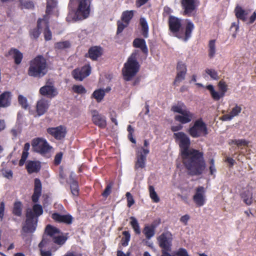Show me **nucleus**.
<instances>
[{
  "label": "nucleus",
  "instance_id": "obj_16",
  "mask_svg": "<svg viewBox=\"0 0 256 256\" xmlns=\"http://www.w3.org/2000/svg\"><path fill=\"white\" fill-rule=\"evenodd\" d=\"M39 93L48 98H52L58 94L57 88L52 84H46L40 88Z\"/></svg>",
  "mask_w": 256,
  "mask_h": 256
},
{
  "label": "nucleus",
  "instance_id": "obj_36",
  "mask_svg": "<svg viewBox=\"0 0 256 256\" xmlns=\"http://www.w3.org/2000/svg\"><path fill=\"white\" fill-rule=\"evenodd\" d=\"M20 8L22 10L24 8L28 10H34V2L30 0H20Z\"/></svg>",
  "mask_w": 256,
  "mask_h": 256
},
{
  "label": "nucleus",
  "instance_id": "obj_8",
  "mask_svg": "<svg viewBox=\"0 0 256 256\" xmlns=\"http://www.w3.org/2000/svg\"><path fill=\"white\" fill-rule=\"evenodd\" d=\"M40 256H52V252L57 250L52 240L44 235L41 242L38 244Z\"/></svg>",
  "mask_w": 256,
  "mask_h": 256
},
{
  "label": "nucleus",
  "instance_id": "obj_64",
  "mask_svg": "<svg viewBox=\"0 0 256 256\" xmlns=\"http://www.w3.org/2000/svg\"><path fill=\"white\" fill-rule=\"evenodd\" d=\"M189 219H190V216L188 214H185L180 218V221L184 223V225H186Z\"/></svg>",
  "mask_w": 256,
  "mask_h": 256
},
{
  "label": "nucleus",
  "instance_id": "obj_55",
  "mask_svg": "<svg viewBox=\"0 0 256 256\" xmlns=\"http://www.w3.org/2000/svg\"><path fill=\"white\" fill-rule=\"evenodd\" d=\"M205 72L212 79L214 80H218L219 79L218 74L214 70L206 68V69Z\"/></svg>",
  "mask_w": 256,
  "mask_h": 256
},
{
  "label": "nucleus",
  "instance_id": "obj_18",
  "mask_svg": "<svg viewBox=\"0 0 256 256\" xmlns=\"http://www.w3.org/2000/svg\"><path fill=\"white\" fill-rule=\"evenodd\" d=\"M197 0H181V4L184 10V14L188 16H190L192 12L196 7V2Z\"/></svg>",
  "mask_w": 256,
  "mask_h": 256
},
{
  "label": "nucleus",
  "instance_id": "obj_35",
  "mask_svg": "<svg viewBox=\"0 0 256 256\" xmlns=\"http://www.w3.org/2000/svg\"><path fill=\"white\" fill-rule=\"evenodd\" d=\"M70 188L72 194L74 198H77L80 194V188L78 182L75 180H72L70 184Z\"/></svg>",
  "mask_w": 256,
  "mask_h": 256
},
{
  "label": "nucleus",
  "instance_id": "obj_11",
  "mask_svg": "<svg viewBox=\"0 0 256 256\" xmlns=\"http://www.w3.org/2000/svg\"><path fill=\"white\" fill-rule=\"evenodd\" d=\"M218 87L220 90V92L216 91L214 86L212 84H209L206 86V88L210 91L212 98L215 101H218L221 98H223L228 90V86L223 80L219 82L218 84Z\"/></svg>",
  "mask_w": 256,
  "mask_h": 256
},
{
  "label": "nucleus",
  "instance_id": "obj_9",
  "mask_svg": "<svg viewBox=\"0 0 256 256\" xmlns=\"http://www.w3.org/2000/svg\"><path fill=\"white\" fill-rule=\"evenodd\" d=\"M33 150L42 155L48 153L52 148L46 140L41 138H34L32 141Z\"/></svg>",
  "mask_w": 256,
  "mask_h": 256
},
{
  "label": "nucleus",
  "instance_id": "obj_21",
  "mask_svg": "<svg viewBox=\"0 0 256 256\" xmlns=\"http://www.w3.org/2000/svg\"><path fill=\"white\" fill-rule=\"evenodd\" d=\"M50 107V102L48 100L42 98L38 100L36 105V112L38 116L44 115L48 110Z\"/></svg>",
  "mask_w": 256,
  "mask_h": 256
},
{
  "label": "nucleus",
  "instance_id": "obj_15",
  "mask_svg": "<svg viewBox=\"0 0 256 256\" xmlns=\"http://www.w3.org/2000/svg\"><path fill=\"white\" fill-rule=\"evenodd\" d=\"M91 72L90 66L86 65L81 68H76L72 72L73 77L76 80L82 81L84 78L88 76Z\"/></svg>",
  "mask_w": 256,
  "mask_h": 256
},
{
  "label": "nucleus",
  "instance_id": "obj_24",
  "mask_svg": "<svg viewBox=\"0 0 256 256\" xmlns=\"http://www.w3.org/2000/svg\"><path fill=\"white\" fill-rule=\"evenodd\" d=\"M12 94L11 92L6 91L0 94V108H7L11 104Z\"/></svg>",
  "mask_w": 256,
  "mask_h": 256
},
{
  "label": "nucleus",
  "instance_id": "obj_17",
  "mask_svg": "<svg viewBox=\"0 0 256 256\" xmlns=\"http://www.w3.org/2000/svg\"><path fill=\"white\" fill-rule=\"evenodd\" d=\"M205 188L202 186H198L196 189V193L193 196V200L198 206H202L206 202Z\"/></svg>",
  "mask_w": 256,
  "mask_h": 256
},
{
  "label": "nucleus",
  "instance_id": "obj_54",
  "mask_svg": "<svg viewBox=\"0 0 256 256\" xmlns=\"http://www.w3.org/2000/svg\"><path fill=\"white\" fill-rule=\"evenodd\" d=\"M229 144H236L238 147H240L242 146H247L248 143L245 140L240 139V140H232L229 142Z\"/></svg>",
  "mask_w": 256,
  "mask_h": 256
},
{
  "label": "nucleus",
  "instance_id": "obj_40",
  "mask_svg": "<svg viewBox=\"0 0 256 256\" xmlns=\"http://www.w3.org/2000/svg\"><path fill=\"white\" fill-rule=\"evenodd\" d=\"M244 202L247 205H250L252 202V194L249 191H245L241 194Z\"/></svg>",
  "mask_w": 256,
  "mask_h": 256
},
{
  "label": "nucleus",
  "instance_id": "obj_49",
  "mask_svg": "<svg viewBox=\"0 0 256 256\" xmlns=\"http://www.w3.org/2000/svg\"><path fill=\"white\" fill-rule=\"evenodd\" d=\"M70 46V43L69 41L60 42L55 44L54 48L56 49L62 50L69 48Z\"/></svg>",
  "mask_w": 256,
  "mask_h": 256
},
{
  "label": "nucleus",
  "instance_id": "obj_61",
  "mask_svg": "<svg viewBox=\"0 0 256 256\" xmlns=\"http://www.w3.org/2000/svg\"><path fill=\"white\" fill-rule=\"evenodd\" d=\"M177 72H187L186 64L182 62H178L176 66Z\"/></svg>",
  "mask_w": 256,
  "mask_h": 256
},
{
  "label": "nucleus",
  "instance_id": "obj_29",
  "mask_svg": "<svg viewBox=\"0 0 256 256\" xmlns=\"http://www.w3.org/2000/svg\"><path fill=\"white\" fill-rule=\"evenodd\" d=\"M59 233H60V230L58 228L50 224H48L45 228L44 235L48 236V238L52 240L56 234H58Z\"/></svg>",
  "mask_w": 256,
  "mask_h": 256
},
{
  "label": "nucleus",
  "instance_id": "obj_38",
  "mask_svg": "<svg viewBox=\"0 0 256 256\" xmlns=\"http://www.w3.org/2000/svg\"><path fill=\"white\" fill-rule=\"evenodd\" d=\"M208 56L210 58H212L214 57L216 52V40H211L209 41L208 42Z\"/></svg>",
  "mask_w": 256,
  "mask_h": 256
},
{
  "label": "nucleus",
  "instance_id": "obj_51",
  "mask_svg": "<svg viewBox=\"0 0 256 256\" xmlns=\"http://www.w3.org/2000/svg\"><path fill=\"white\" fill-rule=\"evenodd\" d=\"M186 74V72H177L174 84L176 85L177 82H180L184 80Z\"/></svg>",
  "mask_w": 256,
  "mask_h": 256
},
{
  "label": "nucleus",
  "instance_id": "obj_28",
  "mask_svg": "<svg viewBox=\"0 0 256 256\" xmlns=\"http://www.w3.org/2000/svg\"><path fill=\"white\" fill-rule=\"evenodd\" d=\"M26 168L28 174L38 172L40 166L38 162L35 161H28L26 164Z\"/></svg>",
  "mask_w": 256,
  "mask_h": 256
},
{
  "label": "nucleus",
  "instance_id": "obj_2",
  "mask_svg": "<svg viewBox=\"0 0 256 256\" xmlns=\"http://www.w3.org/2000/svg\"><path fill=\"white\" fill-rule=\"evenodd\" d=\"M168 26L170 30L174 36L184 41H187L190 37L192 30L194 28V24L188 22L185 28L184 34L180 31L182 28L181 20L173 16H170L168 18Z\"/></svg>",
  "mask_w": 256,
  "mask_h": 256
},
{
  "label": "nucleus",
  "instance_id": "obj_26",
  "mask_svg": "<svg viewBox=\"0 0 256 256\" xmlns=\"http://www.w3.org/2000/svg\"><path fill=\"white\" fill-rule=\"evenodd\" d=\"M132 46L135 48H139L146 55L148 54V48L145 40L141 38H136L132 42Z\"/></svg>",
  "mask_w": 256,
  "mask_h": 256
},
{
  "label": "nucleus",
  "instance_id": "obj_23",
  "mask_svg": "<svg viewBox=\"0 0 256 256\" xmlns=\"http://www.w3.org/2000/svg\"><path fill=\"white\" fill-rule=\"evenodd\" d=\"M42 183L40 179L36 178L34 182V192L32 196V201L36 203L42 194Z\"/></svg>",
  "mask_w": 256,
  "mask_h": 256
},
{
  "label": "nucleus",
  "instance_id": "obj_46",
  "mask_svg": "<svg viewBox=\"0 0 256 256\" xmlns=\"http://www.w3.org/2000/svg\"><path fill=\"white\" fill-rule=\"evenodd\" d=\"M130 218L131 220L130 224L134 229L135 233L137 234H140V230L138 220L134 217L133 216L130 217Z\"/></svg>",
  "mask_w": 256,
  "mask_h": 256
},
{
  "label": "nucleus",
  "instance_id": "obj_25",
  "mask_svg": "<svg viewBox=\"0 0 256 256\" xmlns=\"http://www.w3.org/2000/svg\"><path fill=\"white\" fill-rule=\"evenodd\" d=\"M241 106H238V104H236L235 106L232 108L230 114L223 115L220 120L222 121L230 120L234 117L238 116L241 112Z\"/></svg>",
  "mask_w": 256,
  "mask_h": 256
},
{
  "label": "nucleus",
  "instance_id": "obj_12",
  "mask_svg": "<svg viewBox=\"0 0 256 256\" xmlns=\"http://www.w3.org/2000/svg\"><path fill=\"white\" fill-rule=\"evenodd\" d=\"M90 0H80L76 12V16L78 20L87 18L90 13Z\"/></svg>",
  "mask_w": 256,
  "mask_h": 256
},
{
  "label": "nucleus",
  "instance_id": "obj_5",
  "mask_svg": "<svg viewBox=\"0 0 256 256\" xmlns=\"http://www.w3.org/2000/svg\"><path fill=\"white\" fill-rule=\"evenodd\" d=\"M171 110L180 114L176 115L174 120L182 124L189 123L194 118V114L188 110L186 106L182 102H178L176 104L173 105L171 108Z\"/></svg>",
  "mask_w": 256,
  "mask_h": 256
},
{
  "label": "nucleus",
  "instance_id": "obj_37",
  "mask_svg": "<svg viewBox=\"0 0 256 256\" xmlns=\"http://www.w3.org/2000/svg\"><path fill=\"white\" fill-rule=\"evenodd\" d=\"M46 13L42 18H39L37 20V24L38 28H43V26H50V15Z\"/></svg>",
  "mask_w": 256,
  "mask_h": 256
},
{
  "label": "nucleus",
  "instance_id": "obj_60",
  "mask_svg": "<svg viewBox=\"0 0 256 256\" xmlns=\"http://www.w3.org/2000/svg\"><path fill=\"white\" fill-rule=\"evenodd\" d=\"M62 156L63 154L62 152H59L56 154L54 159V164L56 166H58L60 164L62 158Z\"/></svg>",
  "mask_w": 256,
  "mask_h": 256
},
{
  "label": "nucleus",
  "instance_id": "obj_57",
  "mask_svg": "<svg viewBox=\"0 0 256 256\" xmlns=\"http://www.w3.org/2000/svg\"><path fill=\"white\" fill-rule=\"evenodd\" d=\"M170 256H190L187 250L184 248H180L176 252H173Z\"/></svg>",
  "mask_w": 256,
  "mask_h": 256
},
{
  "label": "nucleus",
  "instance_id": "obj_42",
  "mask_svg": "<svg viewBox=\"0 0 256 256\" xmlns=\"http://www.w3.org/2000/svg\"><path fill=\"white\" fill-rule=\"evenodd\" d=\"M32 212L34 214V218H37L43 213V208L42 206L39 204H35L32 206Z\"/></svg>",
  "mask_w": 256,
  "mask_h": 256
},
{
  "label": "nucleus",
  "instance_id": "obj_53",
  "mask_svg": "<svg viewBox=\"0 0 256 256\" xmlns=\"http://www.w3.org/2000/svg\"><path fill=\"white\" fill-rule=\"evenodd\" d=\"M44 28V40L46 41H48L52 40V33L50 28V26H43Z\"/></svg>",
  "mask_w": 256,
  "mask_h": 256
},
{
  "label": "nucleus",
  "instance_id": "obj_33",
  "mask_svg": "<svg viewBox=\"0 0 256 256\" xmlns=\"http://www.w3.org/2000/svg\"><path fill=\"white\" fill-rule=\"evenodd\" d=\"M22 204L20 201L15 202L14 204V207L12 213L17 216H21L22 214Z\"/></svg>",
  "mask_w": 256,
  "mask_h": 256
},
{
  "label": "nucleus",
  "instance_id": "obj_1",
  "mask_svg": "<svg viewBox=\"0 0 256 256\" xmlns=\"http://www.w3.org/2000/svg\"><path fill=\"white\" fill-rule=\"evenodd\" d=\"M175 140L180 150L182 162L190 176H200L204 170L206 166L204 153L194 148H190V138L184 132L174 134Z\"/></svg>",
  "mask_w": 256,
  "mask_h": 256
},
{
  "label": "nucleus",
  "instance_id": "obj_41",
  "mask_svg": "<svg viewBox=\"0 0 256 256\" xmlns=\"http://www.w3.org/2000/svg\"><path fill=\"white\" fill-rule=\"evenodd\" d=\"M105 96V91L102 89H98L94 90L92 96L94 98L96 102H99L102 101Z\"/></svg>",
  "mask_w": 256,
  "mask_h": 256
},
{
  "label": "nucleus",
  "instance_id": "obj_30",
  "mask_svg": "<svg viewBox=\"0 0 256 256\" xmlns=\"http://www.w3.org/2000/svg\"><path fill=\"white\" fill-rule=\"evenodd\" d=\"M156 226L152 224L150 226H146L143 229L142 232L148 240L152 238L155 234Z\"/></svg>",
  "mask_w": 256,
  "mask_h": 256
},
{
  "label": "nucleus",
  "instance_id": "obj_59",
  "mask_svg": "<svg viewBox=\"0 0 256 256\" xmlns=\"http://www.w3.org/2000/svg\"><path fill=\"white\" fill-rule=\"evenodd\" d=\"M2 176L8 178L12 179L13 176V173L12 170H6V169H2Z\"/></svg>",
  "mask_w": 256,
  "mask_h": 256
},
{
  "label": "nucleus",
  "instance_id": "obj_13",
  "mask_svg": "<svg viewBox=\"0 0 256 256\" xmlns=\"http://www.w3.org/2000/svg\"><path fill=\"white\" fill-rule=\"evenodd\" d=\"M150 150L148 148H142L136 154V160L135 162L134 168H143L146 166V156L149 154Z\"/></svg>",
  "mask_w": 256,
  "mask_h": 256
},
{
  "label": "nucleus",
  "instance_id": "obj_22",
  "mask_svg": "<svg viewBox=\"0 0 256 256\" xmlns=\"http://www.w3.org/2000/svg\"><path fill=\"white\" fill-rule=\"evenodd\" d=\"M102 48L100 46H93L89 48L88 52L85 54V57L88 58L92 60H97L102 55Z\"/></svg>",
  "mask_w": 256,
  "mask_h": 256
},
{
  "label": "nucleus",
  "instance_id": "obj_47",
  "mask_svg": "<svg viewBox=\"0 0 256 256\" xmlns=\"http://www.w3.org/2000/svg\"><path fill=\"white\" fill-rule=\"evenodd\" d=\"M122 234L123 237L121 240V244L123 246H126L130 240V234L128 231H124Z\"/></svg>",
  "mask_w": 256,
  "mask_h": 256
},
{
  "label": "nucleus",
  "instance_id": "obj_43",
  "mask_svg": "<svg viewBox=\"0 0 256 256\" xmlns=\"http://www.w3.org/2000/svg\"><path fill=\"white\" fill-rule=\"evenodd\" d=\"M57 2L55 0H47L46 13L51 14L52 10L56 7Z\"/></svg>",
  "mask_w": 256,
  "mask_h": 256
},
{
  "label": "nucleus",
  "instance_id": "obj_44",
  "mask_svg": "<svg viewBox=\"0 0 256 256\" xmlns=\"http://www.w3.org/2000/svg\"><path fill=\"white\" fill-rule=\"evenodd\" d=\"M67 238L63 236H55L52 238V240L53 244H56L60 246L63 245L66 242Z\"/></svg>",
  "mask_w": 256,
  "mask_h": 256
},
{
  "label": "nucleus",
  "instance_id": "obj_34",
  "mask_svg": "<svg viewBox=\"0 0 256 256\" xmlns=\"http://www.w3.org/2000/svg\"><path fill=\"white\" fill-rule=\"evenodd\" d=\"M140 23L142 34L144 38H147L148 34V26L146 20L144 18H141L140 20Z\"/></svg>",
  "mask_w": 256,
  "mask_h": 256
},
{
  "label": "nucleus",
  "instance_id": "obj_63",
  "mask_svg": "<svg viewBox=\"0 0 256 256\" xmlns=\"http://www.w3.org/2000/svg\"><path fill=\"white\" fill-rule=\"evenodd\" d=\"M4 210H5L4 202H2L0 203V219L1 221H2L4 218Z\"/></svg>",
  "mask_w": 256,
  "mask_h": 256
},
{
  "label": "nucleus",
  "instance_id": "obj_19",
  "mask_svg": "<svg viewBox=\"0 0 256 256\" xmlns=\"http://www.w3.org/2000/svg\"><path fill=\"white\" fill-rule=\"evenodd\" d=\"M92 121L93 123L100 128H104L106 126V117L98 113L96 110L92 111Z\"/></svg>",
  "mask_w": 256,
  "mask_h": 256
},
{
  "label": "nucleus",
  "instance_id": "obj_32",
  "mask_svg": "<svg viewBox=\"0 0 256 256\" xmlns=\"http://www.w3.org/2000/svg\"><path fill=\"white\" fill-rule=\"evenodd\" d=\"M134 11L131 10H125L122 12L120 20L124 23L130 24L131 20L132 18L134 16Z\"/></svg>",
  "mask_w": 256,
  "mask_h": 256
},
{
  "label": "nucleus",
  "instance_id": "obj_50",
  "mask_svg": "<svg viewBox=\"0 0 256 256\" xmlns=\"http://www.w3.org/2000/svg\"><path fill=\"white\" fill-rule=\"evenodd\" d=\"M113 186H114L113 182H110L108 184L106 187L105 190L102 192V196L105 198H107L108 197V196L112 192V189Z\"/></svg>",
  "mask_w": 256,
  "mask_h": 256
},
{
  "label": "nucleus",
  "instance_id": "obj_3",
  "mask_svg": "<svg viewBox=\"0 0 256 256\" xmlns=\"http://www.w3.org/2000/svg\"><path fill=\"white\" fill-rule=\"evenodd\" d=\"M48 72V64L46 59L42 55H38L30 60L28 74L29 76L41 78Z\"/></svg>",
  "mask_w": 256,
  "mask_h": 256
},
{
  "label": "nucleus",
  "instance_id": "obj_27",
  "mask_svg": "<svg viewBox=\"0 0 256 256\" xmlns=\"http://www.w3.org/2000/svg\"><path fill=\"white\" fill-rule=\"evenodd\" d=\"M8 54L9 56H12L16 64H20L21 63L23 58V54L19 50L12 48L9 50Z\"/></svg>",
  "mask_w": 256,
  "mask_h": 256
},
{
  "label": "nucleus",
  "instance_id": "obj_62",
  "mask_svg": "<svg viewBox=\"0 0 256 256\" xmlns=\"http://www.w3.org/2000/svg\"><path fill=\"white\" fill-rule=\"evenodd\" d=\"M28 152L22 151L21 158L19 161L18 164L20 166H22L24 164L26 160L28 157Z\"/></svg>",
  "mask_w": 256,
  "mask_h": 256
},
{
  "label": "nucleus",
  "instance_id": "obj_4",
  "mask_svg": "<svg viewBox=\"0 0 256 256\" xmlns=\"http://www.w3.org/2000/svg\"><path fill=\"white\" fill-rule=\"evenodd\" d=\"M138 51L135 50L128 57L122 69L123 78L126 81H130L138 72L140 65L137 60Z\"/></svg>",
  "mask_w": 256,
  "mask_h": 256
},
{
  "label": "nucleus",
  "instance_id": "obj_45",
  "mask_svg": "<svg viewBox=\"0 0 256 256\" xmlns=\"http://www.w3.org/2000/svg\"><path fill=\"white\" fill-rule=\"evenodd\" d=\"M148 190L150 198H151L153 202L156 203L158 202L160 200L154 190V187L152 186H150L148 187Z\"/></svg>",
  "mask_w": 256,
  "mask_h": 256
},
{
  "label": "nucleus",
  "instance_id": "obj_10",
  "mask_svg": "<svg viewBox=\"0 0 256 256\" xmlns=\"http://www.w3.org/2000/svg\"><path fill=\"white\" fill-rule=\"evenodd\" d=\"M25 224L22 227V232L24 233H33L36 230L38 219L34 218V214L32 209L28 208L26 211Z\"/></svg>",
  "mask_w": 256,
  "mask_h": 256
},
{
  "label": "nucleus",
  "instance_id": "obj_14",
  "mask_svg": "<svg viewBox=\"0 0 256 256\" xmlns=\"http://www.w3.org/2000/svg\"><path fill=\"white\" fill-rule=\"evenodd\" d=\"M46 132L48 134L56 140H62L64 139L67 132L66 127L62 126L48 128L46 129Z\"/></svg>",
  "mask_w": 256,
  "mask_h": 256
},
{
  "label": "nucleus",
  "instance_id": "obj_52",
  "mask_svg": "<svg viewBox=\"0 0 256 256\" xmlns=\"http://www.w3.org/2000/svg\"><path fill=\"white\" fill-rule=\"evenodd\" d=\"M116 24V34H120L122 33L124 30L128 26V24L122 21V20H118Z\"/></svg>",
  "mask_w": 256,
  "mask_h": 256
},
{
  "label": "nucleus",
  "instance_id": "obj_6",
  "mask_svg": "<svg viewBox=\"0 0 256 256\" xmlns=\"http://www.w3.org/2000/svg\"><path fill=\"white\" fill-rule=\"evenodd\" d=\"M172 235L168 231L162 232L157 238L159 246L161 248V256H170V252L172 250Z\"/></svg>",
  "mask_w": 256,
  "mask_h": 256
},
{
  "label": "nucleus",
  "instance_id": "obj_7",
  "mask_svg": "<svg viewBox=\"0 0 256 256\" xmlns=\"http://www.w3.org/2000/svg\"><path fill=\"white\" fill-rule=\"evenodd\" d=\"M188 132L193 138L206 136L208 134L207 126L202 118L196 120L193 125L190 127Z\"/></svg>",
  "mask_w": 256,
  "mask_h": 256
},
{
  "label": "nucleus",
  "instance_id": "obj_56",
  "mask_svg": "<svg viewBox=\"0 0 256 256\" xmlns=\"http://www.w3.org/2000/svg\"><path fill=\"white\" fill-rule=\"evenodd\" d=\"M72 90L75 93L78 94H85L86 92V88L82 85H74Z\"/></svg>",
  "mask_w": 256,
  "mask_h": 256
},
{
  "label": "nucleus",
  "instance_id": "obj_48",
  "mask_svg": "<svg viewBox=\"0 0 256 256\" xmlns=\"http://www.w3.org/2000/svg\"><path fill=\"white\" fill-rule=\"evenodd\" d=\"M18 104L21 106L22 108L26 110L28 108L29 105L28 102L27 98L26 97L20 94L18 96Z\"/></svg>",
  "mask_w": 256,
  "mask_h": 256
},
{
  "label": "nucleus",
  "instance_id": "obj_58",
  "mask_svg": "<svg viewBox=\"0 0 256 256\" xmlns=\"http://www.w3.org/2000/svg\"><path fill=\"white\" fill-rule=\"evenodd\" d=\"M126 196L127 199V206L128 208H130L133 205L134 203V200L130 192H127L126 194Z\"/></svg>",
  "mask_w": 256,
  "mask_h": 256
},
{
  "label": "nucleus",
  "instance_id": "obj_20",
  "mask_svg": "<svg viewBox=\"0 0 256 256\" xmlns=\"http://www.w3.org/2000/svg\"><path fill=\"white\" fill-rule=\"evenodd\" d=\"M52 218L56 222L66 224H72L74 220L73 217L70 214H61L58 212L53 213L52 214Z\"/></svg>",
  "mask_w": 256,
  "mask_h": 256
},
{
  "label": "nucleus",
  "instance_id": "obj_31",
  "mask_svg": "<svg viewBox=\"0 0 256 256\" xmlns=\"http://www.w3.org/2000/svg\"><path fill=\"white\" fill-rule=\"evenodd\" d=\"M234 12L238 20H242L243 22L246 21L248 12L243 10L241 6H237L234 9Z\"/></svg>",
  "mask_w": 256,
  "mask_h": 256
},
{
  "label": "nucleus",
  "instance_id": "obj_39",
  "mask_svg": "<svg viewBox=\"0 0 256 256\" xmlns=\"http://www.w3.org/2000/svg\"><path fill=\"white\" fill-rule=\"evenodd\" d=\"M42 28H38L37 24L36 28L30 29L29 31L30 38L32 40H38L41 34L40 30Z\"/></svg>",
  "mask_w": 256,
  "mask_h": 256
}]
</instances>
